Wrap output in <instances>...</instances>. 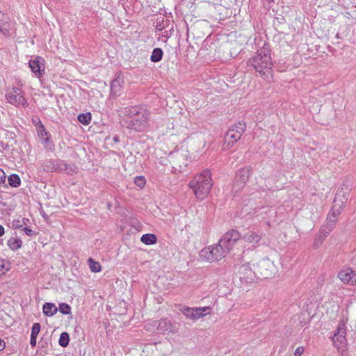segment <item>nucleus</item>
<instances>
[{
	"label": "nucleus",
	"instance_id": "1",
	"mask_svg": "<svg viewBox=\"0 0 356 356\" xmlns=\"http://www.w3.org/2000/svg\"><path fill=\"white\" fill-rule=\"evenodd\" d=\"M122 112L124 115L122 122L123 127L138 132L143 131L147 128L149 116L147 109L134 106L125 108Z\"/></svg>",
	"mask_w": 356,
	"mask_h": 356
},
{
	"label": "nucleus",
	"instance_id": "2",
	"mask_svg": "<svg viewBox=\"0 0 356 356\" xmlns=\"http://www.w3.org/2000/svg\"><path fill=\"white\" fill-rule=\"evenodd\" d=\"M247 65L253 68L264 79H268L271 75L273 66L269 44L264 43L263 47L248 59Z\"/></svg>",
	"mask_w": 356,
	"mask_h": 356
},
{
	"label": "nucleus",
	"instance_id": "3",
	"mask_svg": "<svg viewBox=\"0 0 356 356\" xmlns=\"http://www.w3.org/2000/svg\"><path fill=\"white\" fill-rule=\"evenodd\" d=\"M211 172L209 169L195 175L189 182L197 199L202 200L209 194L212 187Z\"/></svg>",
	"mask_w": 356,
	"mask_h": 356
},
{
	"label": "nucleus",
	"instance_id": "4",
	"mask_svg": "<svg viewBox=\"0 0 356 356\" xmlns=\"http://www.w3.org/2000/svg\"><path fill=\"white\" fill-rule=\"evenodd\" d=\"M337 198L334 200V205L327 215L324 223L321 227L318 233V239L320 243H322L325 238L330 234L336 226V222L342 210V206L340 205L336 208Z\"/></svg>",
	"mask_w": 356,
	"mask_h": 356
},
{
	"label": "nucleus",
	"instance_id": "5",
	"mask_svg": "<svg viewBox=\"0 0 356 356\" xmlns=\"http://www.w3.org/2000/svg\"><path fill=\"white\" fill-rule=\"evenodd\" d=\"M218 241L216 245L204 248L200 251V257L210 263L218 261L229 252Z\"/></svg>",
	"mask_w": 356,
	"mask_h": 356
},
{
	"label": "nucleus",
	"instance_id": "6",
	"mask_svg": "<svg viewBox=\"0 0 356 356\" xmlns=\"http://www.w3.org/2000/svg\"><path fill=\"white\" fill-rule=\"evenodd\" d=\"M246 124L244 122H238L231 126L224 136L223 148L229 149L241 138L245 131Z\"/></svg>",
	"mask_w": 356,
	"mask_h": 356
},
{
	"label": "nucleus",
	"instance_id": "7",
	"mask_svg": "<svg viewBox=\"0 0 356 356\" xmlns=\"http://www.w3.org/2000/svg\"><path fill=\"white\" fill-rule=\"evenodd\" d=\"M6 99L10 104L16 106H22L26 107L28 103L24 97L23 92L20 88L13 87L6 93Z\"/></svg>",
	"mask_w": 356,
	"mask_h": 356
},
{
	"label": "nucleus",
	"instance_id": "8",
	"mask_svg": "<svg viewBox=\"0 0 356 356\" xmlns=\"http://www.w3.org/2000/svg\"><path fill=\"white\" fill-rule=\"evenodd\" d=\"M241 238V235L236 229L227 232L219 240L220 243L224 245L227 251L230 252L235 243Z\"/></svg>",
	"mask_w": 356,
	"mask_h": 356
},
{
	"label": "nucleus",
	"instance_id": "9",
	"mask_svg": "<svg viewBox=\"0 0 356 356\" xmlns=\"http://www.w3.org/2000/svg\"><path fill=\"white\" fill-rule=\"evenodd\" d=\"M346 323L343 321H341L338 326L334 331V335L332 337L334 344L339 348L340 346H343L346 343Z\"/></svg>",
	"mask_w": 356,
	"mask_h": 356
},
{
	"label": "nucleus",
	"instance_id": "10",
	"mask_svg": "<svg viewBox=\"0 0 356 356\" xmlns=\"http://www.w3.org/2000/svg\"><path fill=\"white\" fill-rule=\"evenodd\" d=\"M238 274L241 282L245 284L253 282L257 277L256 273L251 269L249 264L240 266Z\"/></svg>",
	"mask_w": 356,
	"mask_h": 356
},
{
	"label": "nucleus",
	"instance_id": "11",
	"mask_svg": "<svg viewBox=\"0 0 356 356\" xmlns=\"http://www.w3.org/2000/svg\"><path fill=\"white\" fill-rule=\"evenodd\" d=\"M154 325L156 327L157 330L160 333H176L177 332V327L175 323H172L168 318H163L159 321H155Z\"/></svg>",
	"mask_w": 356,
	"mask_h": 356
},
{
	"label": "nucleus",
	"instance_id": "12",
	"mask_svg": "<svg viewBox=\"0 0 356 356\" xmlns=\"http://www.w3.org/2000/svg\"><path fill=\"white\" fill-rule=\"evenodd\" d=\"M31 71L40 78L44 74L45 65L44 60L41 56H36L35 59L31 60L29 63Z\"/></svg>",
	"mask_w": 356,
	"mask_h": 356
},
{
	"label": "nucleus",
	"instance_id": "13",
	"mask_svg": "<svg viewBox=\"0 0 356 356\" xmlns=\"http://www.w3.org/2000/svg\"><path fill=\"white\" fill-rule=\"evenodd\" d=\"M250 175V170L248 168H241L236 172V181L234 188L238 186L239 188H242L245 184L248 181Z\"/></svg>",
	"mask_w": 356,
	"mask_h": 356
},
{
	"label": "nucleus",
	"instance_id": "14",
	"mask_svg": "<svg viewBox=\"0 0 356 356\" xmlns=\"http://www.w3.org/2000/svg\"><path fill=\"white\" fill-rule=\"evenodd\" d=\"M170 162L173 164V168L176 170L179 168V170L181 171L183 168L186 167V160L182 154L179 153L170 154Z\"/></svg>",
	"mask_w": 356,
	"mask_h": 356
},
{
	"label": "nucleus",
	"instance_id": "15",
	"mask_svg": "<svg viewBox=\"0 0 356 356\" xmlns=\"http://www.w3.org/2000/svg\"><path fill=\"white\" fill-rule=\"evenodd\" d=\"M245 242L257 244L261 239V236L254 231H248L241 238Z\"/></svg>",
	"mask_w": 356,
	"mask_h": 356
},
{
	"label": "nucleus",
	"instance_id": "16",
	"mask_svg": "<svg viewBox=\"0 0 356 356\" xmlns=\"http://www.w3.org/2000/svg\"><path fill=\"white\" fill-rule=\"evenodd\" d=\"M352 273V268H348L346 269L341 270L338 275L339 278L343 282L344 284L350 283V277Z\"/></svg>",
	"mask_w": 356,
	"mask_h": 356
},
{
	"label": "nucleus",
	"instance_id": "17",
	"mask_svg": "<svg viewBox=\"0 0 356 356\" xmlns=\"http://www.w3.org/2000/svg\"><path fill=\"white\" fill-rule=\"evenodd\" d=\"M43 313L47 316H54L58 311V308L54 303L46 302L42 307Z\"/></svg>",
	"mask_w": 356,
	"mask_h": 356
},
{
	"label": "nucleus",
	"instance_id": "18",
	"mask_svg": "<svg viewBox=\"0 0 356 356\" xmlns=\"http://www.w3.org/2000/svg\"><path fill=\"white\" fill-rule=\"evenodd\" d=\"M168 24L172 25V20L166 19L164 17H159L156 19L155 29L158 31H162L166 29Z\"/></svg>",
	"mask_w": 356,
	"mask_h": 356
},
{
	"label": "nucleus",
	"instance_id": "19",
	"mask_svg": "<svg viewBox=\"0 0 356 356\" xmlns=\"http://www.w3.org/2000/svg\"><path fill=\"white\" fill-rule=\"evenodd\" d=\"M163 51L161 48H154L150 56V60L153 63H158L163 58Z\"/></svg>",
	"mask_w": 356,
	"mask_h": 356
},
{
	"label": "nucleus",
	"instance_id": "20",
	"mask_svg": "<svg viewBox=\"0 0 356 356\" xmlns=\"http://www.w3.org/2000/svg\"><path fill=\"white\" fill-rule=\"evenodd\" d=\"M140 241L145 245H153L157 241V238L154 234H145L141 236Z\"/></svg>",
	"mask_w": 356,
	"mask_h": 356
},
{
	"label": "nucleus",
	"instance_id": "21",
	"mask_svg": "<svg viewBox=\"0 0 356 356\" xmlns=\"http://www.w3.org/2000/svg\"><path fill=\"white\" fill-rule=\"evenodd\" d=\"M8 184L14 188H17L21 185V179L18 175L11 174L8 178Z\"/></svg>",
	"mask_w": 356,
	"mask_h": 356
},
{
	"label": "nucleus",
	"instance_id": "22",
	"mask_svg": "<svg viewBox=\"0 0 356 356\" xmlns=\"http://www.w3.org/2000/svg\"><path fill=\"white\" fill-rule=\"evenodd\" d=\"M42 170L44 172H56V161L49 160L46 161L42 164Z\"/></svg>",
	"mask_w": 356,
	"mask_h": 356
},
{
	"label": "nucleus",
	"instance_id": "23",
	"mask_svg": "<svg viewBox=\"0 0 356 356\" xmlns=\"http://www.w3.org/2000/svg\"><path fill=\"white\" fill-rule=\"evenodd\" d=\"M8 245L12 250H16L22 248V241L19 238H11L8 241Z\"/></svg>",
	"mask_w": 356,
	"mask_h": 356
},
{
	"label": "nucleus",
	"instance_id": "24",
	"mask_svg": "<svg viewBox=\"0 0 356 356\" xmlns=\"http://www.w3.org/2000/svg\"><path fill=\"white\" fill-rule=\"evenodd\" d=\"M181 312L185 315L187 318L191 320H197V316L195 314L194 308H191L189 307H184Z\"/></svg>",
	"mask_w": 356,
	"mask_h": 356
},
{
	"label": "nucleus",
	"instance_id": "25",
	"mask_svg": "<svg viewBox=\"0 0 356 356\" xmlns=\"http://www.w3.org/2000/svg\"><path fill=\"white\" fill-rule=\"evenodd\" d=\"M194 310L197 316V319H198L209 314L211 308L209 307H196L194 308Z\"/></svg>",
	"mask_w": 356,
	"mask_h": 356
},
{
	"label": "nucleus",
	"instance_id": "26",
	"mask_svg": "<svg viewBox=\"0 0 356 356\" xmlns=\"http://www.w3.org/2000/svg\"><path fill=\"white\" fill-rule=\"evenodd\" d=\"M122 82L120 75H118L111 83V90L113 93L116 94L119 92L120 88V83Z\"/></svg>",
	"mask_w": 356,
	"mask_h": 356
},
{
	"label": "nucleus",
	"instance_id": "27",
	"mask_svg": "<svg viewBox=\"0 0 356 356\" xmlns=\"http://www.w3.org/2000/svg\"><path fill=\"white\" fill-rule=\"evenodd\" d=\"M88 263L90 269L92 272L98 273V272L101 271V270H102L101 265L98 261H95L92 258H89L88 259Z\"/></svg>",
	"mask_w": 356,
	"mask_h": 356
},
{
	"label": "nucleus",
	"instance_id": "28",
	"mask_svg": "<svg viewBox=\"0 0 356 356\" xmlns=\"http://www.w3.org/2000/svg\"><path fill=\"white\" fill-rule=\"evenodd\" d=\"M70 335L67 332H63L60 334L58 343L60 346L65 348L69 345Z\"/></svg>",
	"mask_w": 356,
	"mask_h": 356
},
{
	"label": "nucleus",
	"instance_id": "29",
	"mask_svg": "<svg viewBox=\"0 0 356 356\" xmlns=\"http://www.w3.org/2000/svg\"><path fill=\"white\" fill-rule=\"evenodd\" d=\"M42 139V144L44 148L48 150H54V144L51 140V135L44 137Z\"/></svg>",
	"mask_w": 356,
	"mask_h": 356
},
{
	"label": "nucleus",
	"instance_id": "30",
	"mask_svg": "<svg viewBox=\"0 0 356 356\" xmlns=\"http://www.w3.org/2000/svg\"><path fill=\"white\" fill-rule=\"evenodd\" d=\"M78 120L83 125H88L91 120V114L90 113H81L77 117Z\"/></svg>",
	"mask_w": 356,
	"mask_h": 356
},
{
	"label": "nucleus",
	"instance_id": "31",
	"mask_svg": "<svg viewBox=\"0 0 356 356\" xmlns=\"http://www.w3.org/2000/svg\"><path fill=\"white\" fill-rule=\"evenodd\" d=\"M37 130L38 134L40 138H43L44 137L50 135L49 132L46 130L44 126L40 121H39V124L37 127Z\"/></svg>",
	"mask_w": 356,
	"mask_h": 356
},
{
	"label": "nucleus",
	"instance_id": "32",
	"mask_svg": "<svg viewBox=\"0 0 356 356\" xmlns=\"http://www.w3.org/2000/svg\"><path fill=\"white\" fill-rule=\"evenodd\" d=\"M78 168L74 164H67L65 163V173L68 175H72L77 172Z\"/></svg>",
	"mask_w": 356,
	"mask_h": 356
},
{
	"label": "nucleus",
	"instance_id": "33",
	"mask_svg": "<svg viewBox=\"0 0 356 356\" xmlns=\"http://www.w3.org/2000/svg\"><path fill=\"white\" fill-rule=\"evenodd\" d=\"M58 309L65 315L71 314V307L67 303H60Z\"/></svg>",
	"mask_w": 356,
	"mask_h": 356
},
{
	"label": "nucleus",
	"instance_id": "34",
	"mask_svg": "<svg viewBox=\"0 0 356 356\" xmlns=\"http://www.w3.org/2000/svg\"><path fill=\"white\" fill-rule=\"evenodd\" d=\"M134 183L140 188H143L146 184V179L143 176H138L135 177Z\"/></svg>",
	"mask_w": 356,
	"mask_h": 356
},
{
	"label": "nucleus",
	"instance_id": "35",
	"mask_svg": "<svg viewBox=\"0 0 356 356\" xmlns=\"http://www.w3.org/2000/svg\"><path fill=\"white\" fill-rule=\"evenodd\" d=\"M65 170V163L62 160L56 161V172H64Z\"/></svg>",
	"mask_w": 356,
	"mask_h": 356
},
{
	"label": "nucleus",
	"instance_id": "36",
	"mask_svg": "<svg viewBox=\"0 0 356 356\" xmlns=\"http://www.w3.org/2000/svg\"><path fill=\"white\" fill-rule=\"evenodd\" d=\"M40 324L39 323H33L32 327H31V334L32 336L38 337L40 331Z\"/></svg>",
	"mask_w": 356,
	"mask_h": 356
},
{
	"label": "nucleus",
	"instance_id": "37",
	"mask_svg": "<svg viewBox=\"0 0 356 356\" xmlns=\"http://www.w3.org/2000/svg\"><path fill=\"white\" fill-rule=\"evenodd\" d=\"M6 262L4 259H0V276L4 275L8 270V268L5 266Z\"/></svg>",
	"mask_w": 356,
	"mask_h": 356
},
{
	"label": "nucleus",
	"instance_id": "38",
	"mask_svg": "<svg viewBox=\"0 0 356 356\" xmlns=\"http://www.w3.org/2000/svg\"><path fill=\"white\" fill-rule=\"evenodd\" d=\"M22 230L25 233L26 235L29 236H33L37 234V232L26 227H22Z\"/></svg>",
	"mask_w": 356,
	"mask_h": 356
},
{
	"label": "nucleus",
	"instance_id": "39",
	"mask_svg": "<svg viewBox=\"0 0 356 356\" xmlns=\"http://www.w3.org/2000/svg\"><path fill=\"white\" fill-rule=\"evenodd\" d=\"M12 227L13 229H21L22 228V223L19 220H14L12 222Z\"/></svg>",
	"mask_w": 356,
	"mask_h": 356
},
{
	"label": "nucleus",
	"instance_id": "40",
	"mask_svg": "<svg viewBox=\"0 0 356 356\" xmlns=\"http://www.w3.org/2000/svg\"><path fill=\"white\" fill-rule=\"evenodd\" d=\"M304 350H305V349L302 346H299L296 349V350L294 352V355L295 356H301L302 354L304 353Z\"/></svg>",
	"mask_w": 356,
	"mask_h": 356
},
{
	"label": "nucleus",
	"instance_id": "41",
	"mask_svg": "<svg viewBox=\"0 0 356 356\" xmlns=\"http://www.w3.org/2000/svg\"><path fill=\"white\" fill-rule=\"evenodd\" d=\"M350 285L356 284V271L352 269L351 277H350Z\"/></svg>",
	"mask_w": 356,
	"mask_h": 356
},
{
	"label": "nucleus",
	"instance_id": "42",
	"mask_svg": "<svg viewBox=\"0 0 356 356\" xmlns=\"http://www.w3.org/2000/svg\"><path fill=\"white\" fill-rule=\"evenodd\" d=\"M6 181V174L2 169L0 168V184H4Z\"/></svg>",
	"mask_w": 356,
	"mask_h": 356
},
{
	"label": "nucleus",
	"instance_id": "43",
	"mask_svg": "<svg viewBox=\"0 0 356 356\" xmlns=\"http://www.w3.org/2000/svg\"><path fill=\"white\" fill-rule=\"evenodd\" d=\"M168 29V31H165V33H166V35H165L164 36H168V32H172L174 31V22H173V21H172V25L171 24H168V26H166V29Z\"/></svg>",
	"mask_w": 356,
	"mask_h": 356
},
{
	"label": "nucleus",
	"instance_id": "44",
	"mask_svg": "<svg viewBox=\"0 0 356 356\" xmlns=\"http://www.w3.org/2000/svg\"><path fill=\"white\" fill-rule=\"evenodd\" d=\"M37 337L31 335L30 344L32 347H35L36 345Z\"/></svg>",
	"mask_w": 356,
	"mask_h": 356
},
{
	"label": "nucleus",
	"instance_id": "45",
	"mask_svg": "<svg viewBox=\"0 0 356 356\" xmlns=\"http://www.w3.org/2000/svg\"><path fill=\"white\" fill-rule=\"evenodd\" d=\"M6 348V343L3 340L0 339V351L4 350Z\"/></svg>",
	"mask_w": 356,
	"mask_h": 356
},
{
	"label": "nucleus",
	"instance_id": "46",
	"mask_svg": "<svg viewBox=\"0 0 356 356\" xmlns=\"http://www.w3.org/2000/svg\"><path fill=\"white\" fill-rule=\"evenodd\" d=\"M322 243H320V241L318 239V236H316V238H315L314 240V245L318 248L319 247V245H321Z\"/></svg>",
	"mask_w": 356,
	"mask_h": 356
},
{
	"label": "nucleus",
	"instance_id": "47",
	"mask_svg": "<svg viewBox=\"0 0 356 356\" xmlns=\"http://www.w3.org/2000/svg\"><path fill=\"white\" fill-rule=\"evenodd\" d=\"M260 275L264 278H268V276L270 275V274L267 271L262 272L261 270L260 271Z\"/></svg>",
	"mask_w": 356,
	"mask_h": 356
},
{
	"label": "nucleus",
	"instance_id": "48",
	"mask_svg": "<svg viewBox=\"0 0 356 356\" xmlns=\"http://www.w3.org/2000/svg\"><path fill=\"white\" fill-rule=\"evenodd\" d=\"M3 25H4V23H3V20L0 19V31L5 34L6 33V31H5L6 30L3 29Z\"/></svg>",
	"mask_w": 356,
	"mask_h": 356
},
{
	"label": "nucleus",
	"instance_id": "49",
	"mask_svg": "<svg viewBox=\"0 0 356 356\" xmlns=\"http://www.w3.org/2000/svg\"><path fill=\"white\" fill-rule=\"evenodd\" d=\"M21 222L22 223V226L26 225L29 222V219L26 218H23Z\"/></svg>",
	"mask_w": 356,
	"mask_h": 356
},
{
	"label": "nucleus",
	"instance_id": "50",
	"mask_svg": "<svg viewBox=\"0 0 356 356\" xmlns=\"http://www.w3.org/2000/svg\"><path fill=\"white\" fill-rule=\"evenodd\" d=\"M5 233L4 227L0 225V236H3Z\"/></svg>",
	"mask_w": 356,
	"mask_h": 356
},
{
	"label": "nucleus",
	"instance_id": "51",
	"mask_svg": "<svg viewBox=\"0 0 356 356\" xmlns=\"http://www.w3.org/2000/svg\"><path fill=\"white\" fill-rule=\"evenodd\" d=\"M113 141L115 143H118L120 141L119 136H114Z\"/></svg>",
	"mask_w": 356,
	"mask_h": 356
},
{
	"label": "nucleus",
	"instance_id": "52",
	"mask_svg": "<svg viewBox=\"0 0 356 356\" xmlns=\"http://www.w3.org/2000/svg\"><path fill=\"white\" fill-rule=\"evenodd\" d=\"M263 266H264V264H261L259 265V268H261Z\"/></svg>",
	"mask_w": 356,
	"mask_h": 356
}]
</instances>
